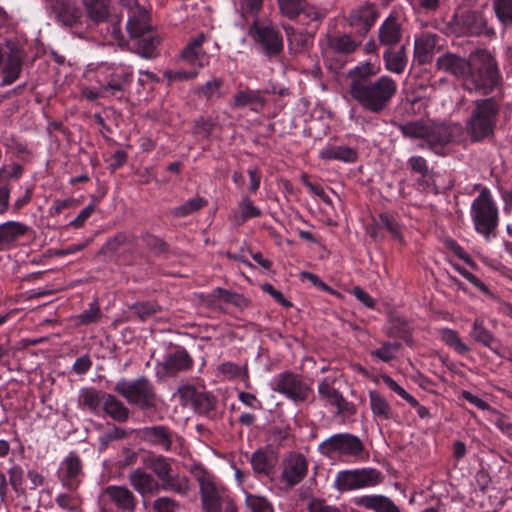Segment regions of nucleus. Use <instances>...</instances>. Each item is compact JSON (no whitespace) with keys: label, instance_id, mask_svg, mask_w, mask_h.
<instances>
[{"label":"nucleus","instance_id":"1","mask_svg":"<svg viewBox=\"0 0 512 512\" xmlns=\"http://www.w3.org/2000/svg\"><path fill=\"white\" fill-rule=\"evenodd\" d=\"M375 75L376 71L370 63L349 71L348 92L364 111L380 114L390 106L397 93V83L389 76H381L373 80Z\"/></svg>","mask_w":512,"mask_h":512},{"label":"nucleus","instance_id":"2","mask_svg":"<svg viewBox=\"0 0 512 512\" xmlns=\"http://www.w3.org/2000/svg\"><path fill=\"white\" fill-rule=\"evenodd\" d=\"M499 71L494 57L485 49L470 53V64L463 81L464 89L481 95L490 93L499 83Z\"/></svg>","mask_w":512,"mask_h":512},{"label":"nucleus","instance_id":"3","mask_svg":"<svg viewBox=\"0 0 512 512\" xmlns=\"http://www.w3.org/2000/svg\"><path fill=\"white\" fill-rule=\"evenodd\" d=\"M403 136L410 139H420L424 143L419 144L420 148L427 146L436 153L452 141L453 131L451 126L432 121H410L398 126Z\"/></svg>","mask_w":512,"mask_h":512},{"label":"nucleus","instance_id":"4","mask_svg":"<svg viewBox=\"0 0 512 512\" xmlns=\"http://www.w3.org/2000/svg\"><path fill=\"white\" fill-rule=\"evenodd\" d=\"M500 103L494 97L477 100L467 122V132L473 141H480L493 134Z\"/></svg>","mask_w":512,"mask_h":512},{"label":"nucleus","instance_id":"5","mask_svg":"<svg viewBox=\"0 0 512 512\" xmlns=\"http://www.w3.org/2000/svg\"><path fill=\"white\" fill-rule=\"evenodd\" d=\"M114 390L124 397L131 405L144 411H155L158 406V395L153 384L145 376L132 381L121 380L115 384Z\"/></svg>","mask_w":512,"mask_h":512},{"label":"nucleus","instance_id":"6","mask_svg":"<svg viewBox=\"0 0 512 512\" xmlns=\"http://www.w3.org/2000/svg\"><path fill=\"white\" fill-rule=\"evenodd\" d=\"M26 52L21 44L13 39L0 43L1 86L13 84L22 72Z\"/></svg>","mask_w":512,"mask_h":512},{"label":"nucleus","instance_id":"7","mask_svg":"<svg viewBox=\"0 0 512 512\" xmlns=\"http://www.w3.org/2000/svg\"><path fill=\"white\" fill-rule=\"evenodd\" d=\"M471 215L477 232L487 237L497 227L498 209L488 188H482L479 196L472 202Z\"/></svg>","mask_w":512,"mask_h":512},{"label":"nucleus","instance_id":"8","mask_svg":"<svg viewBox=\"0 0 512 512\" xmlns=\"http://www.w3.org/2000/svg\"><path fill=\"white\" fill-rule=\"evenodd\" d=\"M199 484L202 508L205 512H220L222 490L215 484L213 476L201 464H194L190 469Z\"/></svg>","mask_w":512,"mask_h":512},{"label":"nucleus","instance_id":"9","mask_svg":"<svg viewBox=\"0 0 512 512\" xmlns=\"http://www.w3.org/2000/svg\"><path fill=\"white\" fill-rule=\"evenodd\" d=\"M384 475L375 468H361L340 471L335 480V487L339 491H350L375 487L382 483Z\"/></svg>","mask_w":512,"mask_h":512},{"label":"nucleus","instance_id":"10","mask_svg":"<svg viewBox=\"0 0 512 512\" xmlns=\"http://www.w3.org/2000/svg\"><path fill=\"white\" fill-rule=\"evenodd\" d=\"M319 450L326 456H330L332 453H338L357 459H365L368 457V452L365 451V446L361 439L349 433L332 435L319 445Z\"/></svg>","mask_w":512,"mask_h":512},{"label":"nucleus","instance_id":"11","mask_svg":"<svg viewBox=\"0 0 512 512\" xmlns=\"http://www.w3.org/2000/svg\"><path fill=\"white\" fill-rule=\"evenodd\" d=\"M379 15L377 5L366 1L350 11L347 22L353 29L355 37L363 39L375 25Z\"/></svg>","mask_w":512,"mask_h":512},{"label":"nucleus","instance_id":"12","mask_svg":"<svg viewBox=\"0 0 512 512\" xmlns=\"http://www.w3.org/2000/svg\"><path fill=\"white\" fill-rule=\"evenodd\" d=\"M274 391L281 393L294 402L307 400L311 389L303 378L291 371L280 373L274 383Z\"/></svg>","mask_w":512,"mask_h":512},{"label":"nucleus","instance_id":"13","mask_svg":"<svg viewBox=\"0 0 512 512\" xmlns=\"http://www.w3.org/2000/svg\"><path fill=\"white\" fill-rule=\"evenodd\" d=\"M182 407H192L196 413L208 414L217 404V398L210 392L198 391L192 385H182L177 389Z\"/></svg>","mask_w":512,"mask_h":512},{"label":"nucleus","instance_id":"14","mask_svg":"<svg viewBox=\"0 0 512 512\" xmlns=\"http://www.w3.org/2000/svg\"><path fill=\"white\" fill-rule=\"evenodd\" d=\"M251 35L261 45L262 51L267 57H276L282 52V36L273 27L254 24L251 29Z\"/></svg>","mask_w":512,"mask_h":512},{"label":"nucleus","instance_id":"15","mask_svg":"<svg viewBox=\"0 0 512 512\" xmlns=\"http://www.w3.org/2000/svg\"><path fill=\"white\" fill-rule=\"evenodd\" d=\"M282 465L281 478L288 487L300 483L307 474L308 463L301 453H290L284 458Z\"/></svg>","mask_w":512,"mask_h":512},{"label":"nucleus","instance_id":"16","mask_svg":"<svg viewBox=\"0 0 512 512\" xmlns=\"http://www.w3.org/2000/svg\"><path fill=\"white\" fill-rule=\"evenodd\" d=\"M132 488L143 498L157 495L161 491L160 482L143 468H136L128 474Z\"/></svg>","mask_w":512,"mask_h":512},{"label":"nucleus","instance_id":"17","mask_svg":"<svg viewBox=\"0 0 512 512\" xmlns=\"http://www.w3.org/2000/svg\"><path fill=\"white\" fill-rule=\"evenodd\" d=\"M403 29L397 13L392 12L378 28V41L386 49H394L402 40Z\"/></svg>","mask_w":512,"mask_h":512},{"label":"nucleus","instance_id":"18","mask_svg":"<svg viewBox=\"0 0 512 512\" xmlns=\"http://www.w3.org/2000/svg\"><path fill=\"white\" fill-rule=\"evenodd\" d=\"M173 431L165 425L144 427L139 430V438L154 447L168 452L173 444Z\"/></svg>","mask_w":512,"mask_h":512},{"label":"nucleus","instance_id":"19","mask_svg":"<svg viewBox=\"0 0 512 512\" xmlns=\"http://www.w3.org/2000/svg\"><path fill=\"white\" fill-rule=\"evenodd\" d=\"M470 64V55L463 58L457 54L446 52L436 61V68L464 81Z\"/></svg>","mask_w":512,"mask_h":512},{"label":"nucleus","instance_id":"20","mask_svg":"<svg viewBox=\"0 0 512 512\" xmlns=\"http://www.w3.org/2000/svg\"><path fill=\"white\" fill-rule=\"evenodd\" d=\"M105 495L121 512H134L137 506V498L125 485H111L105 488Z\"/></svg>","mask_w":512,"mask_h":512},{"label":"nucleus","instance_id":"21","mask_svg":"<svg viewBox=\"0 0 512 512\" xmlns=\"http://www.w3.org/2000/svg\"><path fill=\"white\" fill-rule=\"evenodd\" d=\"M81 475V460L76 454L70 453L62 462L59 474L62 485L70 490H75L80 483L79 477Z\"/></svg>","mask_w":512,"mask_h":512},{"label":"nucleus","instance_id":"22","mask_svg":"<svg viewBox=\"0 0 512 512\" xmlns=\"http://www.w3.org/2000/svg\"><path fill=\"white\" fill-rule=\"evenodd\" d=\"M126 26L131 38L142 37L152 31V24L147 10L138 4L131 9Z\"/></svg>","mask_w":512,"mask_h":512},{"label":"nucleus","instance_id":"23","mask_svg":"<svg viewBox=\"0 0 512 512\" xmlns=\"http://www.w3.org/2000/svg\"><path fill=\"white\" fill-rule=\"evenodd\" d=\"M29 227L18 221H7L0 224V251H6L27 234Z\"/></svg>","mask_w":512,"mask_h":512},{"label":"nucleus","instance_id":"24","mask_svg":"<svg viewBox=\"0 0 512 512\" xmlns=\"http://www.w3.org/2000/svg\"><path fill=\"white\" fill-rule=\"evenodd\" d=\"M277 464L278 453L271 448L259 449L251 456L253 471L259 475H272Z\"/></svg>","mask_w":512,"mask_h":512},{"label":"nucleus","instance_id":"25","mask_svg":"<svg viewBox=\"0 0 512 512\" xmlns=\"http://www.w3.org/2000/svg\"><path fill=\"white\" fill-rule=\"evenodd\" d=\"M319 395L327 400L331 405L337 407L338 414L348 413L354 414L355 408L352 403L348 402L342 394L335 389L328 380H323L318 386Z\"/></svg>","mask_w":512,"mask_h":512},{"label":"nucleus","instance_id":"26","mask_svg":"<svg viewBox=\"0 0 512 512\" xmlns=\"http://www.w3.org/2000/svg\"><path fill=\"white\" fill-rule=\"evenodd\" d=\"M85 15L93 24L105 23L109 20L112 0H82Z\"/></svg>","mask_w":512,"mask_h":512},{"label":"nucleus","instance_id":"27","mask_svg":"<svg viewBox=\"0 0 512 512\" xmlns=\"http://www.w3.org/2000/svg\"><path fill=\"white\" fill-rule=\"evenodd\" d=\"M161 365L167 375H175L178 372L189 370L193 365V359L185 349L180 348L174 353L168 354Z\"/></svg>","mask_w":512,"mask_h":512},{"label":"nucleus","instance_id":"28","mask_svg":"<svg viewBox=\"0 0 512 512\" xmlns=\"http://www.w3.org/2000/svg\"><path fill=\"white\" fill-rule=\"evenodd\" d=\"M362 39L346 33L327 35V46L335 53L349 55L356 51Z\"/></svg>","mask_w":512,"mask_h":512},{"label":"nucleus","instance_id":"29","mask_svg":"<svg viewBox=\"0 0 512 512\" xmlns=\"http://www.w3.org/2000/svg\"><path fill=\"white\" fill-rule=\"evenodd\" d=\"M282 28L285 31L288 50L292 54L303 53L312 45L313 36L307 32L297 31L289 24H283Z\"/></svg>","mask_w":512,"mask_h":512},{"label":"nucleus","instance_id":"30","mask_svg":"<svg viewBox=\"0 0 512 512\" xmlns=\"http://www.w3.org/2000/svg\"><path fill=\"white\" fill-rule=\"evenodd\" d=\"M206 41V35L201 32L195 37L191 38L181 52L183 60L190 64L203 66L206 59V53L202 48L203 43Z\"/></svg>","mask_w":512,"mask_h":512},{"label":"nucleus","instance_id":"31","mask_svg":"<svg viewBox=\"0 0 512 512\" xmlns=\"http://www.w3.org/2000/svg\"><path fill=\"white\" fill-rule=\"evenodd\" d=\"M53 11L58 21L64 26L71 27L81 18V11L77 5L70 0H60L53 4Z\"/></svg>","mask_w":512,"mask_h":512},{"label":"nucleus","instance_id":"32","mask_svg":"<svg viewBox=\"0 0 512 512\" xmlns=\"http://www.w3.org/2000/svg\"><path fill=\"white\" fill-rule=\"evenodd\" d=\"M160 486L161 490L168 491L180 496H187L191 490L190 479L186 475L174 473V471L169 472L160 481Z\"/></svg>","mask_w":512,"mask_h":512},{"label":"nucleus","instance_id":"33","mask_svg":"<svg viewBox=\"0 0 512 512\" xmlns=\"http://www.w3.org/2000/svg\"><path fill=\"white\" fill-rule=\"evenodd\" d=\"M436 46L435 35L425 33L416 38L414 43V59L419 65L431 62Z\"/></svg>","mask_w":512,"mask_h":512},{"label":"nucleus","instance_id":"34","mask_svg":"<svg viewBox=\"0 0 512 512\" xmlns=\"http://www.w3.org/2000/svg\"><path fill=\"white\" fill-rule=\"evenodd\" d=\"M356 504L374 512H401L390 498L383 495H365L358 498Z\"/></svg>","mask_w":512,"mask_h":512},{"label":"nucleus","instance_id":"35","mask_svg":"<svg viewBox=\"0 0 512 512\" xmlns=\"http://www.w3.org/2000/svg\"><path fill=\"white\" fill-rule=\"evenodd\" d=\"M144 466L151 471V474L160 482L169 472H173L171 459L161 454H148L143 459Z\"/></svg>","mask_w":512,"mask_h":512},{"label":"nucleus","instance_id":"36","mask_svg":"<svg viewBox=\"0 0 512 512\" xmlns=\"http://www.w3.org/2000/svg\"><path fill=\"white\" fill-rule=\"evenodd\" d=\"M103 411L114 421L120 423L129 419V409L112 394H104Z\"/></svg>","mask_w":512,"mask_h":512},{"label":"nucleus","instance_id":"37","mask_svg":"<svg viewBox=\"0 0 512 512\" xmlns=\"http://www.w3.org/2000/svg\"><path fill=\"white\" fill-rule=\"evenodd\" d=\"M460 22L470 35L482 34L487 26V21L480 11H464L460 16Z\"/></svg>","mask_w":512,"mask_h":512},{"label":"nucleus","instance_id":"38","mask_svg":"<svg viewBox=\"0 0 512 512\" xmlns=\"http://www.w3.org/2000/svg\"><path fill=\"white\" fill-rule=\"evenodd\" d=\"M383 58L388 71L401 74L407 65L406 48L405 46H401L398 50L387 48Z\"/></svg>","mask_w":512,"mask_h":512},{"label":"nucleus","instance_id":"39","mask_svg":"<svg viewBox=\"0 0 512 512\" xmlns=\"http://www.w3.org/2000/svg\"><path fill=\"white\" fill-rule=\"evenodd\" d=\"M370 408L375 417L384 420L393 418V412L390 404L379 392L371 390L369 392Z\"/></svg>","mask_w":512,"mask_h":512},{"label":"nucleus","instance_id":"40","mask_svg":"<svg viewBox=\"0 0 512 512\" xmlns=\"http://www.w3.org/2000/svg\"><path fill=\"white\" fill-rule=\"evenodd\" d=\"M320 157L326 160L353 162L357 158V153L347 146H329L320 152Z\"/></svg>","mask_w":512,"mask_h":512},{"label":"nucleus","instance_id":"41","mask_svg":"<svg viewBox=\"0 0 512 512\" xmlns=\"http://www.w3.org/2000/svg\"><path fill=\"white\" fill-rule=\"evenodd\" d=\"M104 394L105 393L93 388H84L80 392V404L88 408L91 412L96 413L99 411L100 406H103Z\"/></svg>","mask_w":512,"mask_h":512},{"label":"nucleus","instance_id":"42","mask_svg":"<svg viewBox=\"0 0 512 512\" xmlns=\"http://www.w3.org/2000/svg\"><path fill=\"white\" fill-rule=\"evenodd\" d=\"M137 39V53L144 58H154L156 53V47L160 43L158 36L152 34V31L145 34L142 37H136Z\"/></svg>","mask_w":512,"mask_h":512},{"label":"nucleus","instance_id":"43","mask_svg":"<svg viewBox=\"0 0 512 512\" xmlns=\"http://www.w3.org/2000/svg\"><path fill=\"white\" fill-rule=\"evenodd\" d=\"M209 297L240 308L248 305V301L243 295L220 287L215 288Z\"/></svg>","mask_w":512,"mask_h":512},{"label":"nucleus","instance_id":"44","mask_svg":"<svg viewBox=\"0 0 512 512\" xmlns=\"http://www.w3.org/2000/svg\"><path fill=\"white\" fill-rule=\"evenodd\" d=\"M470 336L478 343L485 347L492 348L493 343L496 342L494 335L484 327L483 322L476 319L473 323Z\"/></svg>","mask_w":512,"mask_h":512},{"label":"nucleus","instance_id":"45","mask_svg":"<svg viewBox=\"0 0 512 512\" xmlns=\"http://www.w3.org/2000/svg\"><path fill=\"white\" fill-rule=\"evenodd\" d=\"M135 237L131 234L120 232L106 241L102 247V251L116 253L121 247L125 245H132Z\"/></svg>","mask_w":512,"mask_h":512},{"label":"nucleus","instance_id":"46","mask_svg":"<svg viewBox=\"0 0 512 512\" xmlns=\"http://www.w3.org/2000/svg\"><path fill=\"white\" fill-rule=\"evenodd\" d=\"M265 99L259 94L258 91L254 90H243L239 91L234 95V106L244 107L249 104L264 105Z\"/></svg>","mask_w":512,"mask_h":512},{"label":"nucleus","instance_id":"47","mask_svg":"<svg viewBox=\"0 0 512 512\" xmlns=\"http://www.w3.org/2000/svg\"><path fill=\"white\" fill-rule=\"evenodd\" d=\"M492 3L498 20L506 26L512 25V0H492Z\"/></svg>","mask_w":512,"mask_h":512},{"label":"nucleus","instance_id":"48","mask_svg":"<svg viewBox=\"0 0 512 512\" xmlns=\"http://www.w3.org/2000/svg\"><path fill=\"white\" fill-rule=\"evenodd\" d=\"M135 315L141 320L146 321L161 311V306L153 302H137L129 306Z\"/></svg>","mask_w":512,"mask_h":512},{"label":"nucleus","instance_id":"49","mask_svg":"<svg viewBox=\"0 0 512 512\" xmlns=\"http://www.w3.org/2000/svg\"><path fill=\"white\" fill-rule=\"evenodd\" d=\"M207 201L202 197H194L187 200L184 204L175 207L172 210V215L175 217H185L193 212H196L206 206Z\"/></svg>","mask_w":512,"mask_h":512},{"label":"nucleus","instance_id":"50","mask_svg":"<svg viewBox=\"0 0 512 512\" xmlns=\"http://www.w3.org/2000/svg\"><path fill=\"white\" fill-rule=\"evenodd\" d=\"M239 211L240 215L236 216L237 224H243L247 219L261 216V210L248 197L243 198L239 203Z\"/></svg>","mask_w":512,"mask_h":512},{"label":"nucleus","instance_id":"51","mask_svg":"<svg viewBox=\"0 0 512 512\" xmlns=\"http://www.w3.org/2000/svg\"><path fill=\"white\" fill-rule=\"evenodd\" d=\"M441 338L447 345L454 348L460 354H466L470 350L468 346L461 341L459 334L455 330L443 329Z\"/></svg>","mask_w":512,"mask_h":512},{"label":"nucleus","instance_id":"52","mask_svg":"<svg viewBox=\"0 0 512 512\" xmlns=\"http://www.w3.org/2000/svg\"><path fill=\"white\" fill-rule=\"evenodd\" d=\"M215 125L216 123L212 118L201 116L195 120L192 133L203 139H208L211 136Z\"/></svg>","mask_w":512,"mask_h":512},{"label":"nucleus","instance_id":"53","mask_svg":"<svg viewBox=\"0 0 512 512\" xmlns=\"http://www.w3.org/2000/svg\"><path fill=\"white\" fill-rule=\"evenodd\" d=\"M401 347L399 342H384L379 349L373 350L371 355L384 362H389L396 357Z\"/></svg>","mask_w":512,"mask_h":512},{"label":"nucleus","instance_id":"54","mask_svg":"<svg viewBox=\"0 0 512 512\" xmlns=\"http://www.w3.org/2000/svg\"><path fill=\"white\" fill-rule=\"evenodd\" d=\"M379 222L382 228H385L394 239L403 242L401 226L392 215L387 213L380 214Z\"/></svg>","mask_w":512,"mask_h":512},{"label":"nucleus","instance_id":"55","mask_svg":"<svg viewBox=\"0 0 512 512\" xmlns=\"http://www.w3.org/2000/svg\"><path fill=\"white\" fill-rule=\"evenodd\" d=\"M245 505L247 512H273L272 505L261 496L248 494Z\"/></svg>","mask_w":512,"mask_h":512},{"label":"nucleus","instance_id":"56","mask_svg":"<svg viewBox=\"0 0 512 512\" xmlns=\"http://www.w3.org/2000/svg\"><path fill=\"white\" fill-rule=\"evenodd\" d=\"M294 19H298V22L302 25H309L313 22H319L321 15L314 6L308 4L306 1L303 7L297 12V16Z\"/></svg>","mask_w":512,"mask_h":512},{"label":"nucleus","instance_id":"57","mask_svg":"<svg viewBox=\"0 0 512 512\" xmlns=\"http://www.w3.org/2000/svg\"><path fill=\"white\" fill-rule=\"evenodd\" d=\"M23 475V469L18 465L12 466L8 470L9 483L18 496L26 495V490L23 487Z\"/></svg>","mask_w":512,"mask_h":512},{"label":"nucleus","instance_id":"58","mask_svg":"<svg viewBox=\"0 0 512 512\" xmlns=\"http://www.w3.org/2000/svg\"><path fill=\"white\" fill-rule=\"evenodd\" d=\"M223 84L222 79L216 78L208 81L206 84L199 86L195 89V94L198 96L211 99L213 96H220V88Z\"/></svg>","mask_w":512,"mask_h":512},{"label":"nucleus","instance_id":"59","mask_svg":"<svg viewBox=\"0 0 512 512\" xmlns=\"http://www.w3.org/2000/svg\"><path fill=\"white\" fill-rule=\"evenodd\" d=\"M306 0H277L280 12L289 19H294Z\"/></svg>","mask_w":512,"mask_h":512},{"label":"nucleus","instance_id":"60","mask_svg":"<svg viewBox=\"0 0 512 512\" xmlns=\"http://www.w3.org/2000/svg\"><path fill=\"white\" fill-rule=\"evenodd\" d=\"M127 435L124 429L114 426L111 430L99 436V450H105L112 441L123 439Z\"/></svg>","mask_w":512,"mask_h":512},{"label":"nucleus","instance_id":"61","mask_svg":"<svg viewBox=\"0 0 512 512\" xmlns=\"http://www.w3.org/2000/svg\"><path fill=\"white\" fill-rule=\"evenodd\" d=\"M179 508V502L169 496L158 497L152 503L154 512H176Z\"/></svg>","mask_w":512,"mask_h":512},{"label":"nucleus","instance_id":"62","mask_svg":"<svg viewBox=\"0 0 512 512\" xmlns=\"http://www.w3.org/2000/svg\"><path fill=\"white\" fill-rule=\"evenodd\" d=\"M143 241L155 255H162L168 252V244L155 235L145 234Z\"/></svg>","mask_w":512,"mask_h":512},{"label":"nucleus","instance_id":"63","mask_svg":"<svg viewBox=\"0 0 512 512\" xmlns=\"http://www.w3.org/2000/svg\"><path fill=\"white\" fill-rule=\"evenodd\" d=\"M408 164L412 171L419 173L422 177L418 180V184L422 185L424 178L429 174V168L426 160L421 156H413L408 159Z\"/></svg>","mask_w":512,"mask_h":512},{"label":"nucleus","instance_id":"64","mask_svg":"<svg viewBox=\"0 0 512 512\" xmlns=\"http://www.w3.org/2000/svg\"><path fill=\"white\" fill-rule=\"evenodd\" d=\"M101 315L100 307L97 301L90 304L89 309L84 310L79 316V322L83 325L95 323L99 320Z\"/></svg>","mask_w":512,"mask_h":512}]
</instances>
